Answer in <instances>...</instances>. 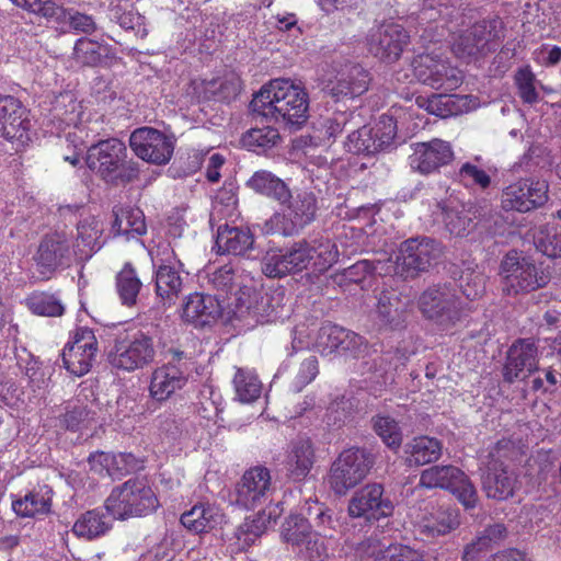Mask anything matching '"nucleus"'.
I'll return each instance as SVG.
<instances>
[{
  "instance_id": "obj_1",
  "label": "nucleus",
  "mask_w": 561,
  "mask_h": 561,
  "mask_svg": "<svg viewBox=\"0 0 561 561\" xmlns=\"http://www.w3.org/2000/svg\"><path fill=\"white\" fill-rule=\"evenodd\" d=\"M438 18L445 23L425 28L422 38L428 43L440 42L445 37V24H448L450 49L458 59L467 62L485 56L491 49L490 44L503 34V22L497 16L471 25L463 14L450 10L443 0H426L420 20L431 22Z\"/></svg>"
},
{
  "instance_id": "obj_2",
  "label": "nucleus",
  "mask_w": 561,
  "mask_h": 561,
  "mask_svg": "<svg viewBox=\"0 0 561 561\" xmlns=\"http://www.w3.org/2000/svg\"><path fill=\"white\" fill-rule=\"evenodd\" d=\"M335 241L328 237L295 242L287 249H270L262 257V273L270 278H282L312 268L323 273L339 260Z\"/></svg>"
},
{
  "instance_id": "obj_3",
  "label": "nucleus",
  "mask_w": 561,
  "mask_h": 561,
  "mask_svg": "<svg viewBox=\"0 0 561 561\" xmlns=\"http://www.w3.org/2000/svg\"><path fill=\"white\" fill-rule=\"evenodd\" d=\"M309 94L301 82L277 78L261 87L250 106L259 116L301 127L309 117Z\"/></svg>"
},
{
  "instance_id": "obj_4",
  "label": "nucleus",
  "mask_w": 561,
  "mask_h": 561,
  "mask_svg": "<svg viewBox=\"0 0 561 561\" xmlns=\"http://www.w3.org/2000/svg\"><path fill=\"white\" fill-rule=\"evenodd\" d=\"M208 283L219 293L232 294L234 297H228L226 308L228 309V319L249 320L257 322L260 314L257 297H262L256 290L252 277L249 275L237 274L231 264L209 270L207 273Z\"/></svg>"
},
{
  "instance_id": "obj_5",
  "label": "nucleus",
  "mask_w": 561,
  "mask_h": 561,
  "mask_svg": "<svg viewBox=\"0 0 561 561\" xmlns=\"http://www.w3.org/2000/svg\"><path fill=\"white\" fill-rule=\"evenodd\" d=\"M375 465V455L362 447L342 450L332 461L328 472L330 490L337 496L346 495L360 484Z\"/></svg>"
},
{
  "instance_id": "obj_6",
  "label": "nucleus",
  "mask_w": 561,
  "mask_h": 561,
  "mask_svg": "<svg viewBox=\"0 0 561 561\" xmlns=\"http://www.w3.org/2000/svg\"><path fill=\"white\" fill-rule=\"evenodd\" d=\"M158 507L159 501L153 490L137 478L115 486L104 503L108 514L122 520L149 515Z\"/></svg>"
},
{
  "instance_id": "obj_7",
  "label": "nucleus",
  "mask_w": 561,
  "mask_h": 561,
  "mask_svg": "<svg viewBox=\"0 0 561 561\" xmlns=\"http://www.w3.org/2000/svg\"><path fill=\"white\" fill-rule=\"evenodd\" d=\"M440 254V244L432 239H409L401 243L394 261L388 257L387 263L380 264L377 268L390 275L413 277L419 272L427 270Z\"/></svg>"
},
{
  "instance_id": "obj_8",
  "label": "nucleus",
  "mask_w": 561,
  "mask_h": 561,
  "mask_svg": "<svg viewBox=\"0 0 561 561\" xmlns=\"http://www.w3.org/2000/svg\"><path fill=\"white\" fill-rule=\"evenodd\" d=\"M127 148L117 138L101 140L88 148V168L108 183L129 181L133 169L126 165Z\"/></svg>"
},
{
  "instance_id": "obj_9",
  "label": "nucleus",
  "mask_w": 561,
  "mask_h": 561,
  "mask_svg": "<svg viewBox=\"0 0 561 561\" xmlns=\"http://www.w3.org/2000/svg\"><path fill=\"white\" fill-rule=\"evenodd\" d=\"M313 332L305 324L297 325L293 334V351H355L364 346L362 336L336 324L321 327L316 336H312Z\"/></svg>"
},
{
  "instance_id": "obj_10",
  "label": "nucleus",
  "mask_w": 561,
  "mask_h": 561,
  "mask_svg": "<svg viewBox=\"0 0 561 561\" xmlns=\"http://www.w3.org/2000/svg\"><path fill=\"white\" fill-rule=\"evenodd\" d=\"M54 126L58 137L65 134L67 146L75 151H83L90 138V129L83 124L82 104L78 102L71 92H66L57 98L54 108Z\"/></svg>"
},
{
  "instance_id": "obj_11",
  "label": "nucleus",
  "mask_w": 561,
  "mask_h": 561,
  "mask_svg": "<svg viewBox=\"0 0 561 561\" xmlns=\"http://www.w3.org/2000/svg\"><path fill=\"white\" fill-rule=\"evenodd\" d=\"M414 77L435 90L453 91L463 82V72L435 51L416 56L412 61Z\"/></svg>"
},
{
  "instance_id": "obj_12",
  "label": "nucleus",
  "mask_w": 561,
  "mask_h": 561,
  "mask_svg": "<svg viewBox=\"0 0 561 561\" xmlns=\"http://www.w3.org/2000/svg\"><path fill=\"white\" fill-rule=\"evenodd\" d=\"M286 204L283 214L276 213L265 222V233L293 236L314 219L317 202L312 193L290 195Z\"/></svg>"
},
{
  "instance_id": "obj_13",
  "label": "nucleus",
  "mask_w": 561,
  "mask_h": 561,
  "mask_svg": "<svg viewBox=\"0 0 561 561\" xmlns=\"http://www.w3.org/2000/svg\"><path fill=\"white\" fill-rule=\"evenodd\" d=\"M504 277V291L507 295L529 293L546 286L549 276L529 259L508 253L501 264Z\"/></svg>"
},
{
  "instance_id": "obj_14",
  "label": "nucleus",
  "mask_w": 561,
  "mask_h": 561,
  "mask_svg": "<svg viewBox=\"0 0 561 561\" xmlns=\"http://www.w3.org/2000/svg\"><path fill=\"white\" fill-rule=\"evenodd\" d=\"M394 504L385 494L381 483H368L357 490L348 501L347 513L352 518H364L368 523L392 516Z\"/></svg>"
},
{
  "instance_id": "obj_15",
  "label": "nucleus",
  "mask_w": 561,
  "mask_h": 561,
  "mask_svg": "<svg viewBox=\"0 0 561 561\" xmlns=\"http://www.w3.org/2000/svg\"><path fill=\"white\" fill-rule=\"evenodd\" d=\"M423 314L433 320L443 331L461 323L463 311L456 296L447 287H432L420 298Z\"/></svg>"
},
{
  "instance_id": "obj_16",
  "label": "nucleus",
  "mask_w": 561,
  "mask_h": 561,
  "mask_svg": "<svg viewBox=\"0 0 561 561\" xmlns=\"http://www.w3.org/2000/svg\"><path fill=\"white\" fill-rule=\"evenodd\" d=\"M129 144L139 159L164 165L173 156L175 138L152 127H140L131 133Z\"/></svg>"
},
{
  "instance_id": "obj_17",
  "label": "nucleus",
  "mask_w": 561,
  "mask_h": 561,
  "mask_svg": "<svg viewBox=\"0 0 561 561\" xmlns=\"http://www.w3.org/2000/svg\"><path fill=\"white\" fill-rule=\"evenodd\" d=\"M323 91L335 99L355 98L367 91L370 77L362 66H345L341 70L323 69L320 76Z\"/></svg>"
},
{
  "instance_id": "obj_18",
  "label": "nucleus",
  "mask_w": 561,
  "mask_h": 561,
  "mask_svg": "<svg viewBox=\"0 0 561 561\" xmlns=\"http://www.w3.org/2000/svg\"><path fill=\"white\" fill-rule=\"evenodd\" d=\"M410 35L394 22H383L374 27L367 39L368 49L379 60L392 64L399 60L409 44Z\"/></svg>"
},
{
  "instance_id": "obj_19",
  "label": "nucleus",
  "mask_w": 561,
  "mask_h": 561,
  "mask_svg": "<svg viewBox=\"0 0 561 561\" xmlns=\"http://www.w3.org/2000/svg\"><path fill=\"white\" fill-rule=\"evenodd\" d=\"M0 131L2 136L16 144L25 146L31 140V121L22 103L12 95L0 94Z\"/></svg>"
},
{
  "instance_id": "obj_20",
  "label": "nucleus",
  "mask_w": 561,
  "mask_h": 561,
  "mask_svg": "<svg viewBox=\"0 0 561 561\" xmlns=\"http://www.w3.org/2000/svg\"><path fill=\"white\" fill-rule=\"evenodd\" d=\"M78 256L71 245V239L64 231L46 236L35 254V262L43 277H49L58 267L68 265Z\"/></svg>"
},
{
  "instance_id": "obj_21",
  "label": "nucleus",
  "mask_w": 561,
  "mask_h": 561,
  "mask_svg": "<svg viewBox=\"0 0 561 561\" xmlns=\"http://www.w3.org/2000/svg\"><path fill=\"white\" fill-rule=\"evenodd\" d=\"M548 199V184L543 180L525 179L508 185L502 193L506 210L529 211Z\"/></svg>"
},
{
  "instance_id": "obj_22",
  "label": "nucleus",
  "mask_w": 561,
  "mask_h": 561,
  "mask_svg": "<svg viewBox=\"0 0 561 561\" xmlns=\"http://www.w3.org/2000/svg\"><path fill=\"white\" fill-rule=\"evenodd\" d=\"M271 485L270 470L263 466L252 467L236 485L234 503L247 510L255 508L267 500Z\"/></svg>"
},
{
  "instance_id": "obj_23",
  "label": "nucleus",
  "mask_w": 561,
  "mask_h": 561,
  "mask_svg": "<svg viewBox=\"0 0 561 561\" xmlns=\"http://www.w3.org/2000/svg\"><path fill=\"white\" fill-rule=\"evenodd\" d=\"M517 474L502 460L489 461L481 474V489L488 499L502 502L515 495Z\"/></svg>"
},
{
  "instance_id": "obj_24",
  "label": "nucleus",
  "mask_w": 561,
  "mask_h": 561,
  "mask_svg": "<svg viewBox=\"0 0 561 561\" xmlns=\"http://www.w3.org/2000/svg\"><path fill=\"white\" fill-rule=\"evenodd\" d=\"M453 158L450 144L435 138L427 142L414 144L409 160L413 170L422 174H430L448 164Z\"/></svg>"
},
{
  "instance_id": "obj_25",
  "label": "nucleus",
  "mask_w": 561,
  "mask_h": 561,
  "mask_svg": "<svg viewBox=\"0 0 561 561\" xmlns=\"http://www.w3.org/2000/svg\"><path fill=\"white\" fill-rule=\"evenodd\" d=\"M224 311L228 313L226 305L216 296L194 293L185 300L182 318L196 328H204L216 323Z\"/></svg>"
},
{
  "instance_id": "obj_26",
  "label": "nucleus",
  "mask_w": 561,
  "mask_h": 561,
  "mask_svg": "<svg viewBox=\"0 0 561 561\" xmlns=\"http://www.w3.org/2000/svg\"><path fill=\"white\" fill-rule=\"evenodd\" d=\"M416 104L433 115L448 117L476 110L479 100L467 94L439 93L428 98L419 96Z\"/></svg>"
},
{
  "instance_id": "obj_27",
  "label": "nucleus",
  "mask_w": 561,
  "mask_h": 561,
  "mask_svg": "<svg viewBox=\"0 0 561 561\" xmlns=\"http://www.w3.org/2000/svg\"><path fill=\"white\" fill-rule=\"evenodd\" d=\"M442 221L446 230L455 237L467 236L474 227L476 211L469 204H463L457 198L448 199L437 205Z\"/></svg>"
},
{
  "instance_id": "obj_28",
  "label": "nucleus",
  "mask_w": 561,
  "mask_h": 561,
  "mask_svg": "<svg viewBox=\"0 0 561 561\" xmlns=\"http://www.w3.org/2000/svg\"><path fill=\"white\" fill-rule=\"evenodd\" d=\"M316 462V449L309 437L298 436L291 442L286 456L287 476L293 481L305 480Z\"/></svg>"
},
{
  "instance_id": "obj_29",
  "label": "nucleus",
  "mask_w": 561,
  "mask_h": 561,
  "mask_svg": "<svg viewBox=\"0 0 561 561\" xmlns=\"http://www.w3.org/2000/svg\"><path fill=\"white\" fill-rule=\"evenodd\" d=\"M460 526V512L455 507H438L425 515L417 525L422 540L445 536Z\"/></svg>"
},
{
  "instance_id": "obj_30",
  "label": "nucleus",
  "mask_w": 561,
  "mask_h": 561,
  "mask_svg": "<svg viewBox=\"0 0 561 561\" xmlns=\"http://www.w3.org/2000/svg\"><path fill=\"white\" fill-rule=\"evenodd\" d=\"M280 538L287 545L294 548L313 550L317 548V534L312 529V525L301 514H290L280 525Z\"/></svg>"
},
{
  "instance_id": "obj_31",
  "label": "nucleus",
  "mask_w": 561,
  "mask_h": 561,
  "mask_svg": "<svg viewBox=\"0 0 561 561\" xmlns=\"http://www.w3.org/2000/svg\"><path fill=\"white\" fill-rule=\"evenodd\" d=\"M280 511L278 504L259 511L256 514L247 516L236 530V537L242 548L250 547L260 538L268 525L275 524Z\"/></svg>"
},
{
  "instance_id": "obj_32",
  "label": "nucleus",
  "mask_w": 561,
  "mask_h": 561,
  "mask_svg": "<svg viewBox=\"0 0 561 561\" xmlns=\"http://www.w3.org/2000/svg\"><path fill=\"white\" fill-rule=\"evenodd\" d=\"M102 233L103 222L98 217L89 215L79 221L76 241L71 240V245L79 259L90 257L102 248Z\"/></svg>"
},
{
  "instance_id": "obj_33",
  "label": "nucleus",
  "mask_w": 561,
  "mask_h": 561,
  "mask_svg": "<svg viewBox=\"0 0 561 561\" xmlns=\"http://www.w3.org/2000/svg\"><path fill=\"white\" fill-rule=\"evenodd\" d=\"M403 453L408 467H421L440 458L443 444L435 437L417 436L404 444Z\"/></svg>"
},
{
  "instance_id": "obj_34",
  "label": "nucleus",
  "mask_w": 561,
  "mask_h": 561,
  "mask_svg": "<svg viewBox=\"0 0 561 561\" xmlns=\"http://www.w3.org/2000/svg\"><path fill=\"white\" fill-rule=\"evenodd\" d=\"M253 242L249 229L224 225L218 227L214 250L218 254L241 255L252 248Z\"/></svg>"
},
{
  "instance_id": "obj_35",
  "label": "nucleus",
  "mask_w": 561,
  "mask_h": 561,
  "mask_svg": "<svg viewBox=\"0 0 561 561\" xmlns=\"http://www.w3.org/2000/svg\"><path fill=\"white\" fill-rule=\"evenodd\" d=\"M114 221L112 232L114 236L125 237L126 240L142 236L147 231L145 215L137 207H114Z\"/></svg>"
},
{
  "instance_id": "obj_36",
  "label": "nucleus",
  "mask_w": 561,
  "mask_h": 561,
  "mask_svg": "<svg viewBox=\"0 0 561 561\" xmlns=\"http://www.w3.org/2000/svg\"><path fill=\"white\" fill-rule=\"evenodd\" d=\"M113 517L105 510L94 508L80 515L72 526V533L88 540L96 539L104 536L111 528Z\"/></svg>"
},
{
  "instance_id": "obj_37",
  "label": "nucleus",
  "mask_w": 561,
  "mask_h": 561,
  "mask_svg": "<svg viewBox=\"0 0 561 561\" xmlns=\"http://www.w3.org/2000/svg\"><path fill=\"white\" fill-rule=\"evenodd\" d=\"M186 380V377L175 367H162L152 375L149 387L150 394L157 401H164L175 390L183 388Z\"/></svg>"
},
{
  "instance_id": "obj_38",
  "label": "nucleus",
  "mask_w": 561,
  "mask_h": 561,
  "mask_svg": "<svg viewBox=\"0 0 561 561\" xmlns=\"http://www.w3.org/2000/svg\"><path fill=\"white\" fill-rule=\"evenodd\" d=\"M248 185L256 193L271 197L282 205L290 198V191L285 182L265 170L256 171L248 181Z\"/></svg>"
},
{
  "instance_id": "obj_39",
  "label": "nucleus",
  "mask_w": 561,
  "mask_h": 561,
  "mask_svg": "<svg viewBox=\"0 0 561 561\" xmlns=\"http://www.w3.org/2000/svg\"><path fill=\"white\" fill-rule=\"evenodd\" d=\"M463 471L453 465H435L421 472L419 485L425 489H443L449 491Z\"/></svg>"
},
{
  "instance_id": "obj_40",
  "label": "nucleus",
  "mask_w": 561,
  "mask_h": 561,
  "mask_svg": "<svg viewBox=\"0 0 561 561\" xmlns=\"http://www.w3.org/2000/svg\"><path fill=\"white\" fill-rule=\"evenodd\" d=\"M534 244L548 257L561 256V222L553 221L539 227L534 233Z\"/></svg>"
},
{
  "instance_id": "obj_41",
  "label": "nucleus",
  "mask_w": 561,
  "mask_h": 561,
  "mask_svg": "<svg viewBox=\"0 0 561 561\" xmlns=\"http://www.w3.org/2000/svg\"><path fill=\"white\" fill-rule=\"evenodd\" d=\"M536 369V357L533 353H507L503 378L506 382L513 383L516 379L524 380Z\"/></svg>"
},
{
  "instance_id": "obj_42",
  "label": "nucleus",
  "mask_w": 561,
  "mask_h": 561,
  "mask_svg": "<svg viewBox=\"0 0 561 561\" xmlns=\"http://www.w3.org/2000/svg\"><path fill=\"white\" fill-rule=\"evenodd\" d=\"M110 54L111 48L108 45L91 38L78 39L73 48L75 59L84 66H99Z\"/></svg>"
},
{
  "instance_id": "obj_43",
  "label": "nucleus",
  "mask_w": 561,
  "mask_h": 561,
  "mask_svg": "<svg viewBox=\"0 0 561 561\" xmlns=\"http://www.w3.org/2000/svg\"><path fill=\"white\" fill-rule=\"evenodd\" d=\"M280 135L277 128L273 126L255 127L248 130L242 136V144L251 151L261 153L280 142Z\"/></svg>"
},
{
  "instance_id": "obj_44",
  "label": "nucleus",
  "mask_w": 561,
  "mask_h": 561,
  "mask_svg": "<svg viewBox=\"0 0 561 561\" xmlns=\"http://www.w3.org/2000/svg\"><path fill=\"white\" fill-rule=\"evenodd\" d=\"M28 310L41 317H61L65 312V305L55 294L35 291L25 299Z\"/></svg>"
},
{
  "instance_id": "obj_45",
  "label": "nucleus",
  "mask_w": 561,
  "mask_h": 561,
  "mask_svg": "<svg viewBox=\"0 0 561 561\" xmlns=\"http://www.w3.org/2000/svg\"><path fill=\"white\" fill-rule=\"evenodd\" d=\"M237 195L232 184L225 185L216 194L210 211V224L221 219H232L238 216L237 214Z\"/></svg>"
},
{
  "instance_id": "obj_46",
  "label": "nucleus",
  "mask_w": 561,
  "mask_h": 561,
  "mask_svg": "<svg viewBox=\"0 0 561 561\" xmlns=\"http://www.w3.org/2000/svg\"><path fill=\"white\" fill-rule=\"evenodd\" d=\"M182 287V278L176 265L160 264L156 271L157 294L167 299L175 297Z\"/></svg>"
},
{
  "instance_id": "obj_47",
  "label": "nucleus",
  "mask_w": 561,
  "mask_h": 561,
  "mask_svg": "<svg viewBox=\"0 0 561 561\" xmlns=\"http://www.w3.org/2000/svg\"><path fill=\"white\" fill-rule=\"evenodd\" d=\"M51 501L38 492H30L12 502V510L21 517H36L50 512Z\"/></svg>"
},
{
  "instance_id": "obj_48",
  "label": "nucleus",
  "mask_w": 561,
  "mask_h": 561,
  "mask_svg": "<svg viewBox=\"0 0 561 561\" xmlns=\"http://www.w3.org/2000/svg\"><path fill=\"white\" fill-rule=\"evenodd\" d=\"M117 291L119 299L125 306H133L141 288V282L130 264H125L117 275Z\"/></svg>"
},
{
  "instance_id": "obj_49",
  "label": "nucleus",
  "mask_w": 561,
  "mask_h": 561,
  "mask_svg": "<svg viewBox=\"0 0 561 561\" xmlns=\"http://www.w3.org/2000/svg\"><path fill=\"white\" fill-rule=\"evenodd\" d=\"M233 385L241 402L250 403L261 396L262 383L257 377L248 369L238 368L233 378Z\"/></svg>"
},
{
  "instance_id": "obj_50",
  "label": "nucleus",
  "mask_w": 561,
  "mask_h": 561,
  "mask_svg": "<svg viewBox=\"0 0 561 561\" xmlns=\"http://www.w3.org/2000/svg\"><path fill=\"white\" fill-rule=\"evenodd\" d=\"M449 492L468 513H472L481 506L478 490L465 472L462 473V477L455 482V486L450 488Z\"/></svg>"
},
{
  "instance_id": "obj_51",
  "label": "nucleus",
  "mask_w": 561,
  "mask_h": 561,
  "mask_svg": "<svg viewBox=\"0 0 561 561\" xmlns=\"http://www.w3.org/2000/svg\"><path fill=\"white\" fill-rule=\"evenodd\" d=\"M373 427L390 449L397 450L400 448L403 436L398 422L393 417L377 415L373 417Z\"/></svg>"
},
{
  "instance_id": "obj_52",
  "label": "nucleus",
  "mask_w": 561,
  "mask_h": 561,
  "mask_svg": "<svg viewBox=\"0 0 561 561\" xmlns=\"http://www.w3.org/2000/svg\"><path fill=\"white\" fill-rule=\"evenodd\" d=\"M345 148L354 154H374L380 151V145L376 144L373 136V129L368 126L353 131L347 136Z\"/></svg>"
},
{
  "instance_id": "obj_53",
  "label": "nucleus",
  "mask_w": 561,
  "mask_h": 561,
  "mask_svg": "<svg viewBox=\"0 0 561 561\" xmlns=\"http://www.w3.org/2000/svg\"><path fill=\"white\" fill-rule=\"evenodd\" d=\"M95 412L85 405L67 407L65 413L59 416L61 428L76 432L87 427L94 420Z\"/></svg>"
},
{
  "instance_id": "obj_54",
  "label": "nucleus",
  "mask_w": 561,
  "mask_h": 561,
  "mask_svg": "<svg viewBox=\"0 0 561 561\" xmlns=\"http://www.w3.org/2000/svg\"><path fill=\"white\" fill-rule=\"evenodd\" d=\"M116 347V351H152L157 344L150 334L131 328L123 336H119Z\"/></svg>"
},
{
  "instance_id": "obj_55",
  "label": "nucleus",
  "mask_w": 561,
  "mask_h": 561,
  "mask_svg": "<svg viewBox=\"0 0 561 561\" xmlns=\"http://www.w3.org/2000/svg\"><path fill=\"white\" fill-rule=\"evenodd\" d=\"M387 263L386 259L360 260L343 272L345 279L352 283H364L370 275L390 276L389 273H381L377 266Z\"/></svg>"
},
{
  "instance_id": "obj_56",
  "label": "nucleus",
  "mask_w": 561,
  "mask_h": 561,
  "mask_svg": "<svg viewBox=\"0 0 561 561\" xmlns=\"http://www.w3.org/2000/svg\"><path fill=\"white\" fill-rule=\"evenodd\" d=\"M344 543L354 550L356 557L360 561H369L370 559L376 561L382 556L385 549L387 548V546L380 541L377 535L366 537L357 543L350 542L348 537H345Z\"/></svg>"
},
{
  "instance_id": "obj_57",
  "label": "nucleus",
  "mask_w": 561,
  "mask_h": 561,
  "mask_svg": "<svg viewBox=\"0 0 561 561\" xmlns=\"http://www.w3.org/2000/svg\"><path fill=\"white\" fill-rule=\"evenodd\" d=\"M355 403L352 398L336 397L328 407L327 422L329 425L340 427L352 417Z\"/></svg>"
},
{
  "instance_id": "obj_58",
  "label": "nucleus",
  "mask_w": 561,
  "mask_h": 561,
  "mask_svg": "<svg viewBox=\"0 0 561 561\" xmlns=\"http://www.w3.org/2000/svg\"><path fill=\"white\" fill-rule=\"evenodd\" d=\"M153 360V353H107V362L117 369L131 371Z\"/></svg>"
},
{
  "instance_id": "obj_59",
  "label": "nucleus",
  "mask_w": 561,
  "mask_h": 561,
  "mask_svg": "<svg viewBox=\"0 0 561 561\" xmlns=\"http://www.w3.org/2000/svg\"><path fill=\"white\" fill-rule=\"evenodd\" d=\"M373 129L374 140L380 145V151L393 146L397 136V124L392 116L381 115Z\"/></svg>"
},
{
  "instance_id": "obj_60",
  "label": "nucleus",
  "mask_w": 561,
  "mask_h": 561,
  "mask_svg": "<svg viewBox=\"0 0 561 561\" xmlns=\"http://www.w3.org/2000/svg\"><path fill=\"white\" fill-rule=\"evenodd\" d=\"M515 83L519 96L525 103H535L538 100L537 79L529 66L522 67L515 75Z\"/></svg>"
},
{
  "instance_id": "obj_61",
  "label": "nucleus",
  "mask_w": 561,
  "mask_h": 561,
  "mask_svg": "<svg viewBox=\"0 0 561 561\" xmlns=\"http://www.w3.org/2000/svg\"><path fill=\"white\" fill-rule=\"evenodd\" d=\"M317 530H313L318 536L333 539L336 534L345 536L344 520L342 516L334 514L332 510H328L314 523Z\"/></svg>"
},
{
  "instance_id": "obj_62",
  "label": "nucleus",
  "mask_w": 561,
  "mask_h": 561,
  "mask_svg": "<svg viewBox=\"0 0 561 561\" xmlns=\"http://www.w3.org/2000/svg\"><path fill=\"white\" fill-rule=\"evenodd\" d=\"M98 346L93 330L88 327H78L70 333L64 351H98Z\"/></svg>"
},
{
  "instance_id": "obj_63",
  "label": "nucleus",
  "mask_w": 561,
  "mask_h": 561,
  "mask_svg": "<svg viewBox=\"0 0 561 561\" xmlns=\"http://www.w3.org/2000/svg\"><path fill=\"white\" fill-rule=\"evenodd\" d=\"M219 80L211 78L209 80L196 78L193 79L186 90V93L197 102L217 99V85Z\"/></svg>"
},
{
  "instance_id": "obj_64",
  "label": "nucleus",
  "mask_w": 561,
  "mask_h": 561,
  "mask_svg": "<svg viewBox=\"0 0 561 561\" xmlns=\"http://www.w3.org/2000/svg\"><path fill=\"white\" fill-rule=\"evenodd\" d=\"M275 20V28L279 32L288 33V37L290 38V45L299 46V41L302 36V30L298 25V19L294 13H278L273 16Z\"/></svg>"
}]
</instances>
